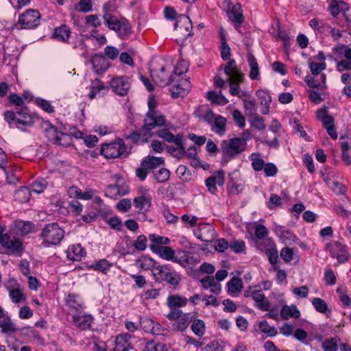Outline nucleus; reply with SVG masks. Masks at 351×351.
I'll return each instance as SVG.
<instances>
[{"mask_svg":"<svg viewBox=\"0 0 351 351\" xmlns=\"http://www.w3.org/2000/svg\"><path fill=\"white\" fill-rule=\"evenodd\" d=\"M225 73L228 76V80L230 82V93L236 96L241 91L239 84L244 80L243 74L237 68L236 61L233 59L230 60L225 66Z\"/></svg>","mask_w":351,"mask_h":351,"instance_id":"obj_1","label":"nucleus"},{"mask_svg":"<svg viewBox=\"0 0 351 351\" xmlns=\"http://www.w3.org/2000/svg\"><path fill=\"white\" fill-rule=\"evenodd\" d=\"M40 237L45 247L59 245L64 237V231L56 223H51L45 226Z\"/></svg>","mask_w":351,"mask_h":351,"instance_id":"obj_2","label":"nucleus"},{"mask_svg":"<svg viewBox=\"0 0 351 351\" xmlns=\"http://www.w3.org/2000/svg\"><path fill=\"white\" fill-rule=\"evenodd\" d=\"M246 147L245 140L237 137L229 141H223L221 144V152L223 159H230L243 152Z\"/></svg>","mask_w":351,"mask_h":351,"instance_id":"obj_3","label":"nucleus"},{"mask_svg":"<svg viewBox=\"0 0 351 351\" xmlns=\"http://www.w3.org/2000/svg\"><path fill=\"white\" fill-rule=\"evenodd\" d=\"M42 128L45 133L46 137L49 141L62 146H66L69 144L67 141L70 140V136L66 134L58 131L57 128L52 125L49 121L43 122Z\"/></svg>","mask_w":351,"mask_h":351,"instance_id":"obj_4","label":"nucleus"},{"mask_svg":"<svg viewBox=\"0 0 351 351\" xmlns=\"http://www.w3.org/2000/svg\"><path fill=\"white\" fill-rule=\"evenodd\" d=\"M167 317L169 320L175 321L173 324V330L176 331L185 330L193 318L190 313H183L182 311H169Z\"/></svg>","mask_w":351,"mask_h":351,"instance_id":"obj_5","label":"nucleus"},{"mask_svg":"<svg viewBox=\"0 0 351 351\" xmlns=\"http://www.w3.org/2000/svg\"><path fill=\"white\" fill-rule=\"evenodd\" d=\"M125 147L122 139H117L114 143L104 145L100 153L106 158H116L125 154Z\"/></svg>","mask_w":351,"mask_h":351,"instance_id":"obj_6","label":"nucleus"},{"mask_svg":"<svg viewBox=\"0 0 351 351\" xmlns=\"http://www.w3.org/2000/svg\"><path fill=\"white\" fill-rule=\"evenodd\" d=\"M143 129L150 131L156 127L165 126L166 118L159 112H147L144 119Z\"/></svg>","mask_w":351,"mask_h":351,"instance_id":"obj_7","label":"nucleus"},{"mask_svg":"<svg viewBox=\"0 0 351 351\" xmlns=\"http://www.w3.org/2000/svg\"><path fill=\"white\" fill-rule=\"evenodd\" d=\"M40 13L37 10H28L19 16V23L23 29H31L38 25Z\"/></svg>","mask_w":351,"mask_h":351,"instance_id":"obj_8","label":"nucleus"},{"mask_svg":"<svg viewBox=\"0 0 351 351\" xmlns=\"http://www.w3.org/2000/svg\"><path fill=\"white\" fill-rule=\"evenodd\" d=\"M110 85L113 92L120 96L126 95L131 87L130 78L126 76H120L112 79Z\"/></svg>","mask_w":351,"mask_h":351,"instance_id":"obj_9","label":"nucleus"},{"mask_svg":"<svg viewBox=\"0 0 351 351\" xmlns=\"http://www.w3.org/2000/svg\"><path fill=\"white\" fill-rule=\"evenodd\" d=\"M0 243L12 254L21 256L23 251L22 242L16 238L11 239L8 234H3L0 237Z\"/></svg>","mask_w":351,"mask_h":351,"instance_id":"obj_10","label":"nucleus"},{"mask_svg":"<svg viewBox=\"0 0 351 351\" xmlns=\"http://www.w3.org/2000/svg\"><path fill=\"white\" fill-rule=\"evenodd\" d=\"M173 262L178 263L183 267L191 269V267L197 264L199 260L193 256L191 252L179 250L177 255H175Z\"/></svg>","mask_w":351,"mask_h":351,"instance_id":"obj_11","label":"nucleus"},{"mask_svg":"<svg viewBox=\"0 0 351 351\" xmlns=\"http://www.w3.org/2000/svg\"><path fill=\"white\" fill-rule=\"evenodd\" d=\"M174 26L178 32L184 38L191 35L192 23L188 16L180 15Z\"/></svg>","mask_w":351,"mask_h":351,"instance_id":"obj_12","label":"nucleus"},{"mask_svg":"<svg viewBox=\"0 0 351 351\" xmlns=\"http://www.w3.org/2000/svg\"><path fill=\"white\" fill-rule=\"evenodd\" d=\"M326 247L329 249L331 256L336 258L339 263H343L348 261V254L346 248L339 242L327 244Z\"/></svg>","mask_w":351,"mask_h":351,"instance_id":"obj_13","label":"nucleus"},{"mask_svg":"<svg viewBox=\"0 0 351 351\" xmlns=\"http://www.w3.org/2000/svg\"><path fill=\"white\" fill-rule=\"evenodd\" d=\"M227 13L230 20L234 23L235 27L239 28L244 21L241 5L239 3L233 5Z\"/></svg>","mask_w":351,"mask_h":351,"instance_id":"obj_14","label":"nucleus"},{"mask_svg":"<svg viewBox=\"0 0 351 351\" xmlns=\"http://www.w3.org/2000/svg\"><path fill=\"white\" fill-rule=\"evenodd\" d=\"M103 10L104 12L103 19L107 27L115 32L119 30V27L121 25L120 24L121 21H119L114 16L110 13V7L108 3L104 5Z\"/></svg>","mask_w":351,"mask_h":351,"instance_id":"obj_15","label":"nucleus"},{"mask_svg":"<svg viewBox=\"0 0 351 351\" xmlns=\"http://www.w3.org/2000/svg\"><path fill=\"white\" fill-rule=\"evenodd\" d=\"M191 88L190 82L185 78H181L178 84H175L171 89V96L177 98L186 94Z\"/></svg>","mask_w":351,"mask_h":351,"instance_id":"obj_16","label":"nucleus"},{"mask_svg":"<svg viewBox=\"0 0 351 351\" xmlns=\"http://www.w3.org/2000/svg\"><path fill=\"white\" fill-rule=\"evenodd\" d=\"M132 336L129 334H122L117 337L114 351H129L133 349L130 341Z\"/></svg>","mask_w":351,"mask_h":351,"instance_id":"obj_17","label":"nucleus"},{"mask_svg":"<svg viewBox=\"0 0 351 351\" xmlns=\"http://www.w3.org/2000/svg\"><path fill=\"white\" fill-rule=\"evenodd\" d=\"M206 186L212 193L217 191L216 184L223 186L224 183V173L223 171H217L213 176L208 178L206 181Z\"/></svg>","mask_w":351,"mask_h":351,"instance_id":"obj_18","label":"nucleus"},{"mask_svg":"<svg viewBox=\"0 0 351 351\" xmlns=\"http://www.w3.org/2000/svg\"><path fill=\"white\" fill-rule=\"evenodd\" d=\"M151 250L159 254V256L167 261H173L175 257V251L168 246H158L156 245H149Z\"/></svg>","mask_w":351,"mask_h":351,"instance_id":"obj_19","label":"nucleus"},{"mask_svg":"<svg viewBox=\"0 0 351 351\" xmlns=\"http://www.w3.org/2000/svg\"><path fill=\"white\" fill-rule=\"evenodd\" d=\"M92 317L90 315L78 313L73 315V322L75 326L81 330H86L90 328L92 322Z\"/></svg>","mask_w":351,"mask_h":351,"instance_id":"obj_20","label":"nucleus"},{"mask_svg":"<svg viewBox=\"0 0 351 351\" xmlns=\"http://www.w3.org/2000/svg\"><path fill=\"white\" fill-rule=\"evenodd\" d=\"M175 80L173 74L169 75L165 66H162L158 72L154 75V82L160 86H166Z\"/></svg>","mask_w":351,"mask_h":351,"instance_id":"obj_21","label":"nucleus"},{"mask_svg":"<svg viewBox=\"0 0 351 351\" xmlns=\"http://www.w3.org/2000/svg\"><path fill=\"white\" fill-rule=\"evenodd\" d=\"M85 254L86 252L80 244L69 246L66 250V257L72 261H80Z\"/></svg>","mask_w":351,"mask_h":351,"instance_id":"obj_22","label":"nucleus"},{"mask_svg":"<svg viewBox=\"0 0 351 351\" xmlns=\"http://www.w3.org/2000/svg\"><path fill=\"white\" fill-rule=\"evenodd\" d=\"M91 64L95 73L99 74L108 69V62L101 54H95L91 58Z\"/></svg>","mask_w":351,"mask_h":351,"instance_id":"obj_23","label":"nucleus"},{"mask_svg":"<svg viewBox=\"0 0 351 351\" xmlns=\"http://www.w3.org/2000/svg\"><path fill=\"white\" fill-rule=\"evenodd\" d=\"M188 300L185 297L178 295H170L167 298V304L171 309L170 311H180L179 308L184 306L187 304Z\"/></svg>","mask_w":351,"mask_h":351,"instance_id":"obj_24","label":"nucleus"},{"mask_svg":"<svg viewBox=\"0 0 351 351\" xmlns=\"http://www.w3.org/2000/svg\"><path fill=\"white\" fill-rule=\"evenodd\" d=\"M266 242L269 246V248L265 249L262 245V243L259 241H256V245L261 250H265V253L269 258V262L271 264H276L278 260V251L276 247L274 246V244L271 242L270 239H267Z\"/></svg>","mask_w":351,"mask_h":351,"instance_id":"obj_25","label":"nucleus"},{"mask_svg":"<svg viewBox=\"0 0 351 351\" xmlns=\"http://www.w3.org/2000/svg\"><path fill=\"white\" fill-rule=\"evenodd\" d=\"M134 206L143 214L146 213L152 204V198L149 195H141L134 199Z\"/></svg>","mask_w":351,"mask_h":351,"instance_id":"obj_26","label":"nucleus"},{"mask_svg":"<svg viewBox=\"0 0 351 351\" xmlns=\"http://www.w3.org/2000/svg\"><path fill=\"white\" fill-rule=\"evenodd\" d=\"M256 306L263 311H269L270 303L261 290H256L253 295Z\"/></svg>","mask_w":351,"mask_h":351,"instance_id":"obj_27","label":"nucleus"},{"mask_svg":"<svg viewBox=\"0 0 351 351\" xmlns=\"http://www.w3.org/2000/svg\"><path fill=\"white\" fill-rule=\"evenodd\" d=\"M19 117L16 119V123L19 125L23 126H31L34 124V119L29 114L27 108H22L21 110H16Z\"/></svg>","mask_w":351,"mask_h":351,"instance_id":"obj_28","label":"nucleus"},{"mask_svg":"<svg viewBox=\"0 0 351 351\" xmlns=\"http://www.w3.org/2000/svg\"><path fill=\"white\" fill-rule=\"evenodd\" d=\"M256 96L259 98L260 104L261 106V112L263 114H267L269 113V104L271 101V96L268 93L263 90H258L256 92Z\"/></svg>","mask_w":351,"mask_h":351,"instance_id":"obj_29","label":"nucleus"},{"mask_svg":"<svg viewBox=\"0 0 351 351\" xmlns=\"http://www.w3.org/2000/svg\"><path fill=\"white\" fill-rule=\"evenodd\" d=\"M165 162L162 157L148 156L141 161V166L146 167L149 171L159 167Z\"/></svg>","mask_w":351,"mask_h":351,"instance_id":"obj_30","label":"nucleus"},{"mask_svg":"<svg viewBox=\"0 0 351 351\" xmlns=\"http://www.w3.org/2000/svg\"><path fill=\"white\" fill-rule=\"evenodd\" d=\"M140 325L141 328L147 332H152L155 335H160V331L156 330L155 327L160 328L159 324L155 323L152 319L144 317L140 319Z\"/></svg>","mask_w":351,"mask_h":351,"instance_id":"obj_31","label":"nucleus"},{"mask_svg":"<svg viewBox=\"0 0 351 351\" xmlns=\"http://www.w3.org/2000/svg\"><path fill=\"white\" fill-rule=\"evenodd\" d=\"M212 130L219 136H223L226 132V119L221 115H217L213 121Z\"/></svg>","mask_w":351,"mask_h":351,"instance_id":"obj_32","label":"nucleus"},{"mask_svg":"<svg viewBox=\"0 0 351 351\" xmlns=\"http://www.w3.org/2000/svg\"><path fill=\"white\" fill-rule=\"evenodd\" d=\"M196 116L200 119L207 122L209 124L213 123V120L216 117L214 112L207 107H199L195 111Z\"/></svg>","mask_w":351,"mask_h":351,"instance_id":"obj_33","label":"nucleus"},{"mask_svg":"<svg viewBox=\"0 0 351 351\" xmlns=\"http://www.w3.org/2000/svg\"><path fill=\"white\" fill-rule=\"evenodd\" d=\"M156 134L158 137L163 138L168 143H174V144H180V139L183 138L182 135L174 136L168 129L160 130Z\"/></svg>","mask_w":351,"mask_h":351,"instance_id":"obj_34","label":"nucleus"},{"mask_svg":"<svg viewBox=\"0 0 351 351\" xmlns=\"http://www.w3.org/2000/svg\"><path fill=\"white\" fill-rule=\"evenodd\" d=\"M247 58L250 68L249 77L252 80H256L259 75V67L256 59L251 53H247Z\"/></svg>","mask_w":351,"mask_h":351,"instance_id":"obj_35","label":"nucleus"},{"mask_svg":"<svg viewBox=\"0 0 351 351\" xmlns=\"http://www.w3.org/2000/svg\"><path fill=\"white\" fill-rule=\"evenodd\" d=\"M280 315L283 319H288L290 317L298 318L300 313L295 305H284L281 309Z\"/></svg>","mask_w":351,"mask_h":351,"instance_id":"obj_36","label":"nucleus"},{"mask_svg":"<svg viewBox=\"0 0 351 351\" xmlns=\"http://www.w3.org/2000/svg\"><path fill=\"white\" fill-rule=\"evenodd\" d=\"M206 97L212 102V104L224 106L228 103V100L221 94V92L217 93L214 90L208 91L206 93Z\"/></svg>","mask_w":351,"mask_h":351,"instance_id":"obj_37","label":"nucleus"},{"mask_svg":"<svg viewBox=\"0 0 351 351\" xmlns=\"http://www.w3.org/2000/svg\"><path fill=\"white\" fill-rule=\"evenodd\" d=\"M228 291L230 294L239 293L243 288L242 280L234 277L227 283Z\"/></svg>","mask_w":351,"mask_h":351,"instance_id":"obj_38","label":"nucleus"},{"mask_svg":"<svg viewBox=\"0 0 351 351\" xmlns=\"http://www.w3.org/2000/svg\"><path fill=\"white\" fill-rule=\"evenodd\" d=\"M32 223L27 221H16L14 224L13 230L18 234L25 235L32 229Z\"/></svg>","mask_w":351,"mask_h":351,"instance_id":"obj_39","label":"nucleus"},{"mask_svg":"<svg viewBox=\"0 0 351 351\" xmlns=\"http://www.w3.org/2000/svg\"><path fill=\"white\" fill-rule=\"evenodd\" d=\"M183 138L180 139V144H174L175 145H168L166 147L167 151L174 157L180 158L186 153L185 148L183 146Z\"/></svg>","mask_w":351,"mask_h":351,"instance_id":"obj_40","label":"nucleus"},{"mask_svg":"<svg viewBox=\"0 0 351 351\" xmlns=\"http://www.w3.org/2000/svg\"><path fill=\"white\" fill-rule=\"evenodd\" d=\"M31 197V191L26 186L21 187L14 193L15 200L21 202H27Z\"/></svg>","mask_w":351,"mask_h":351,"instance_id":"obj_41","label":"nucleus"},{"mask_svg":"<svg viewBox=\"0 0 351 351\" xmlns=\"http://www.w3.org/2000/svg\"><path fill=\"white\" fill-rule=\"evenodd\" d=\"M70 29L65 25H62L60 27L56 28L53 33L54 36L62 41H66L70 37Z\"/></svg>","mask_w":351,"mask_h":351,"instance_id":"obj_42","label":"nucleus"},{"mask_svg":"<svg viewBox=\"0 0 351 351\" xmlns=\"http://www.w3.org/2000/svg\"><path fill=\"white\" fill-rule=\"evenodd\" d=\"M104 89H108V87L105 86L99 80L93 81L90 86V91L88 94L89 98L93 99L98 93Z\"/></svg>","mask_w":351,"mask_h":351,"instance_id":"obj_43","label":"nucleus"},{"mask_svg":"<svg viewBox=\"0 0 351 351\" xmlns=\"http://www.w3.org/2000/svg\"><path fill=\"white\" fill-rule=\"evenodd\" d=\"M340 341L338 337L326 339L323 341L322 348L324 351H337L338 349L337 343Z\"/></svg>","mask_w":351,"mask_h":351,"instance_id":"obj_44","label":"nucleus"},{"mask_svg":"<svg viewBox=\"0 0 351 351\" xmlns=\"http://www.w3.org/2000/svg\"><path fill=\"white\" fill-rule=\"evenodd\" d=\"M243 107L247 116H253L256 114L257 108L254 99H243Z\"/></svg>","mask_w":351,"mask_h":351,"instance_id":"obj_45","label":"nucleus"},{"mask_svg":"<svg viewBox=\"0 0 351 351\" xmlns=\"http://www.w3.org/2000/svg\"><path fill=\"white\" fill-rule=\"evenodd\" d=\"M168 272L167 267L165 266L157 265L152 268V274L156 281H163Z\"/></svg>","mask_w":351,"mask_h":351,"instance_id":"obj_46","label":"nucleus"},{"mask_svg":"<svg viewBox=\"0 0 351 351\" xmlns=\"http://www.w3.org/2000/svg\"><path fill=\"white\" fill-rule=\"evenodd\" d=\"M250 158L252 161V167L256 171H260L263 169L265 165V161L260 158L258 154L253 153Z\"/></svg>","mask_w":351,"mask_h":351,"instance_id":"obj_47","label":"nucleus"},{"mask_svg":"<svg viewBox=\"0 0 351 351\" xmlns=\"http://www.w3.org/2000/svg\"><path fill=\"white\" fill-rule=\"evenodd\" d=\"M120 25L117 32H118L119 37L124 38L131 34L132 27L125 19L121 20Z\"/></svg>","mask_w":351,"mask_h":351,"instance_id":"obj_48","label":"nucleus"},{"mask_svg":"<svg viewBox=\"0 0 351 351\" xmlns=\"http://www.w3.org/2000/svg\"><path fill=\"white\" fill-rule=\"evenodd\" d=\"M149 239L151 242L150 245H156L158 246L168 245L170 243V240L168 238L156 234H149Z\"/></svg>","mask_w":351,"mask_h":351,"instance_id":"obj_49","label":"nucleus"},{"mask_svg":"<svg viewBox=\"0 0 351 351\" xmlns=\"http://www.w3.org/2000/svg\"><path fill=\"white\" fill-rule=\"evenodd\" d=\"M191 329L196 335L202 337L205 333V324L201 319H195L192 324Z\"/></svg>","mask_w":351,"mask_h":351,"instance_id":"obj_50","label":"nucleus"},{"mask_svg":"<svg viewBox=\"0 0 351 351\" xmlns=\"http://www.w3.org/2000/svg\"><path fill=\"white\" fill-rule=\"evenodd\" d=\"M170 176V172L165 168H161L154 173V178L160 183L166 182Z\"/></svg>","mask_w":351,"mask_h":351,"instance_id":"obj_51","label":"nucleus"},{"mask_svg":"<svg viewBox=\"0 0 351 351\" xmlns=\"http://www.w3.org/2000/svg\"><path fill=\"white\" fill-rule=\"evenodd\" d=\"M259 329L269 337H274L277 335V329L274 326H270L266 321L260 322Z\"/></svg>","mask_w":351,"mask_h":351,"instance_id":"obj_52","label":"nucleus"},{"mask_svg":"<svg viewBox=\"0 0 351 351\" xmlns=\"http://www.w3.org/2000/svg\"><path fill=\"white\" fill-rule=\"evenodd\" d=\"M143 351H167V348L163 343L151 341L147 343Z\"/></svg>","mask_w":351,"mask_h":351,"instance_id":"obj_53","label":"nucleus"},{"mask_svg":"<svg viewBox=\"0 0 351 351\" xmlns=\"http://www.w3.org/2000/svg\"><path fill=\"white\" fill-rule=\"evenodd\" d=\"M112 265L106 259H101L92 265V267L97 271L106 273L107 270Z\"/></svg>","mask_w":351,"mask_h":351,"instance_id":"obj_54","label":"nucleus"},{"mask_svg":"<svg viewBox=\"0 0 351 351\" xmlns=\"http://www.w3.org/2000/svg\"><path fill=\"white\" fill-rule=\"evenodd\" d=\"M92 2L90 0H80L77 4L75 5L77 11L82 12H88L92 10Z\"/></svg>","mask_w":351,"mask_h":351,"instance_id":"obj_55","label":"nucleus"},{"mask_svg":"<svg viewBox=\"0 0 351 351\" xmlns=\"http://www.w3.org/2000/svg\"><path fill=\"white\" fill-rule=\"evenodd\" d=\"M312 304L315 308L319 313H326L328 311V306L326 302L319 298H315L313 300Z\"/></svg>","mask_w":351,"mask_h":351,"instance_id":"obj_56","label":"nucleus"},{"mask_svg":"<svg viewBox=\"0 0 351 351\" xmlns=\"http://www.w3.org/2000/svg\"><path fill=\"white\" fill-rule=\"evenodd\" d=\"M47 185V182L43 178L36 180L32 185V191L40 193L44 191Z\"/></svg>","mask_w":351,"mask_h":351,"instance_id":"obj_57","label":"nucleus"},{"mask_svg":"<svg viewBox=\"0 0 351 351\" xmlns=\"http://www.w3.org/2000/svg\"><path fill=\"white\" fill-rule=\"evenodd\" d=\"M251 125L258 130H263L266 128L263 118L257 114L252 116Z\"/></svg>","mask_w":351,"mask_h":351,"instance_id":"obj_58","label":"nucleus"},{"mask_svg":"<svg viewBox=\"0 0 351 351\" xmlns=\"http://www.w3.org/2000/svg\"><path fill=\"white\" fill-rule=\"evenodd\" d=\"M67 305L73 309H77L82 306L80 298L75 295L69 294L66 299Z\"/></svg>","mask_w":351,"mask_h":351,"instance_id":"obj_59","label":"nucleus"},{"mask_svg":"<svg viewBox=\"0 0 351 351\" xmlns=\"http://www.w3.org/2000/svg\"><path fill=\"white\" fill-rule=\"evenodd\" d=\"M9 295L14 303H19L25 300V295L19 289H14L10 291Z\"/></svg>","mask_w":351,"mask_h":351,"instance_id":"obj_60","label":"nucleus"},{"mask_svg":"<svg viewBox=\"0 0 351 351\" xmlns=\"http://www.w3.org/2000/svg\"><path fill=\"white\" fill-rule=\"evenodd\" d=\"M147 238L145 235H139L134 242L133 246L139 251H143L147 247Z\"/></svg>","mask_w":351,"mask_h":351,"instance_id":"obj_61","label":"nucleus"},{"mask_svg":"<svg viewBox=\"0 0 351 351\" xmlns=\"http://www.w3.org/2000/svg\"><path fill=\"white\" fill-rule=\"evenodd\" d=\"M188 70L187 63L184 61H180L178 62L177 65L174 68L173 75V76H180L183 73H186Z\"/></svg>","mask_w":351,"mask_h":351,"instance_id":"obj_62","label":"nucleus"},{"mask_svg":"<svg viewBox=\"0 0 351 351\" xmlns=\"http://www.w3.org/2000/svg\"><path fill=\"white\" fill-rule=\"evenodd\" d=\"M232 117L234 122L239 128H243L245 125V119L239 110L235 109L232 112Z\"/></svg>","mask_w":351,"mask_h":351,"instance_id":"obj_63","label":"nucleus"},{"mask_svg":"<svg viewBox=\"0 0 351 351\" xmlns=\"http://www.w3.org/2000/svg\"><path fill=\"white\" fill-rule=\"evenodd\" d=\"M230 248L235 253H241L245 250V244L243 241H234L230 243Z\"/></svg>","mask_w":351,"mask_h":351,"instance_id":"obj_64","label":"nucleus"}]
</instances>
